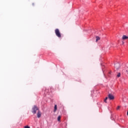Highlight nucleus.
<instances>
[{
  "mask_svg": "<svg viewBox=\"0 0 128 128\" xmlns=\"http://www.w3.org/2000/svg\"><path fill=\"white\" fill-rule=\"evenodd\" d=\"M55 34L58 38H61L62 35L60 34V30L58 28L56 29Z\"/></svg>",
  "mask_w": 128,
  "mask_h": 128,
  "instance_id": "2",
  "label": "nucleus"
},
{
  "mask_svg": "<svg viewBox=\"0 0 128 128\" xmlns=\"http://www.w3.org/2000/svg\"><path fill=\"white\" fill-rule=\"evenodd\" d=\"M120 106H118L116 108V110H120Z\"/></svg>",
  "mask_w": 128,
  "mask_h": 128,
  "instance_id": "12",
  "label": "nucleus"
},
{
  "mask_svg": "<svg viewBox=\"0 0 128 128\" xmlns=\"http://www.w3.org/2000/svg\"><path fill=\"white\" fill-rule=\"evenodd\" d=\"M127 115L128 116V112H127Z\"/></svg>",
  "mask_w": 128,
  "mask_h": 128,
  "instance_id": "13",
  "label": "nucleus"
},
{
  "mask_svg": "<svg viewBox=\"0 0 128 128\" xmlns=\"http://www.w3.org/2000/svg\"><path fill=\"white\" fill-rule=\"evenodd\" d=\"M40 116H42V112H40V111L38 110L37 113V118H40Z\"/></svg>",
  "mask_w": 128,
  "mask_h": 128,
  "instance_id": "4",
  "label": "nucleus"
},
{
  "mask_svg": "<svg viewBox=\"0 0 128 128\" xmlns=\"http://www.w3.org/2000/svg\"><path fill=\"white\" fill-rule=\"evenodd\" d=\"M128 36H126V35H124L122 37V40H128Z\"/></svg>",
  "mask_w": 128,
  "mask_h": 128,
  "instance_id": "5",
  "label": "nucleus"
},
{
  "mask_svg": "<svg viewBox=\"0 0 128 128\" xmlns=\"http://www.w3.org/2000/svg\"><path fill=\"white\" fill-rule=\"evenodd\" d=\"M100 40V37L98 36H96V42H98V40Z\"/></svg>",
  "mask_w": 128,
  "mask_h": 128,
  "instance_id": "7",
  "label": "nucleus"
},
{
  "mask_svg": "<svg viewBox=\"0 0 128 128\" xmlns=\"http://www.w3.org/2000/svg\"><path fill=\"white\" fill-rule=\"evenodd\" d=\"M108 98L106 97V98L104 100V102L106 103V100H108Z\"/></svg>",
  "mask_w": 128,
  "mask_h": 128,
  "instance_id": "8",
  "label": "nucleus"
},
{
  "mask_svg": "<svg viewBox=\"0 0 128 128\" xmlns=\"http://www.w3.org/2000/svg\"><path fill=\"white\" fill-rule=\"evenodd\" d=\"M108 98H109V100H112L114 99V95L112 94H109L108 95Z\"/></svg>",
  "mask_w": 128,
  "mask_h": 128,
  "instance_id": "3",
  "label": "nucleus"
},
{
  "mask_svg": "<svg viewBox=\"0 0 128 128\" xmlns=\"http://www.w3.org/2000/svg\"><path fill=\"white\" fill-rule=\"evenodd\" d=\"M24 128H30V126H25L24 127Z\"/></svg>",
  "mask_w": 128,
  "mask_h": 128,
  "instance_id": "11",
  "label": "nucleus"
},
{
  "mask_svg": "<svg viewBox=\"0 0 128 128\" xmlns=\"http://www.w3.org/2000/svg\"><path fill=\"white\" fill-rule=\"evenodd\" d=\"M56 110H58V107L56 106V104H55L54 110V112H56Z\"/></svg>",
  "mask_w": 128,
  "mask_h": 128,
  "instance_id": "6",
  "label": "nucleus"
},
{
  "mask_svg": "<svg viewBox=\"0 0 128 128\" xmlns=\"http://www.w3.org/2000/svg\"><path fill=\"white\" fill-rule=\"evenodd\" d=\"M60 116H58V122H60Z\"/></svg>",
  "mask_w": 128,
  "mask_h": 128,
  "instance_id": "9",
  "label": "nucleus"
},
{
  "mask_svg": "<svg viewBox=\"0 0 128 128\" xmlns=\"http://www.w3.org/2000/svg\"><path fill=\"white\" fill-rule=\"evenodd\" d=\"M120 73H118L117 74V78H120Z\"/></svg>",
  "mask_w": 128,
  "mask_h": 128,
  "instance_id": "10",
  "label": "nucleus"
},
{
  "mask_svg": "<svg viewBox=\"0 0 128 128\" xmlns=\"http://www.w3.org/2000/svg\"><path fill=\"white\" fill-rule=\"evenodd\" d=\"M36 110H39L38 108L36 106L34 105L32 108V112L34 114H36Z\"/></svg>",
  "mask_w": 128,
  "mask_h": 128,
  "instance_id": "1",
  "label": "nucleus"
}]
</instances>
